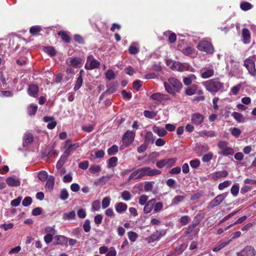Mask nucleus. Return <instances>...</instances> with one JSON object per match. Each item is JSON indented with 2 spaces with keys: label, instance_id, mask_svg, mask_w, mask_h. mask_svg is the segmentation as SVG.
<instances>
[{
  "label": "nucleus",
  "instance_id": "f257e3e1",
  "mask_svg": "<svg viewBox=\"0 0 256 256\" xmlns=\"http://www.w3.org/2000/svg\"><path fill=\"white\" fill-rule=\"evenodd\" d=\"M202 84L206 89L212 94H215L224 88V84L215 78L204 82Z\"/></svg>",
  "mask_w": 256,
  "mask_h": 256
},
{
  "label": "nucleus",
  "instance_id": "f03ea898",
  "mask_svg": "<svg viewBox=\"0 0 256 256\" xmlns=\"http://www.w3.org/2000/svg\"><path fill=\"white\" fill-rule=\"evenodd\" d=\"M197 48L198 50L208 54H212L214 52V48L211 42L206 40L200 42L197 46Z\"/></svg>",
  "mask_w": 256,
  "mask_h": 256
},
{
  "label": "nucleus",
  "instance_id": "7ed1b4c3",
  "mask_svg": "<svg viewBox=\"0 0 256 256\" xmlns=\"http://www.w3.org/2000/svg\"><path fill=\"white\" fill-rule=\"evenodd\" d=\"M218 148L222 150L219 154L224 156H227L228 155H233L234 152L233 148L228 146V143L225 141H220L218 142Z\"/></svg>",
  "mask_w": 256,
  "mask_h": 256
},
{
  "label": "nucleus",
  "instance_id": "20e7f679",
  "mask_svg": "<svg viewBox=\"0 0 256 256\" xmlns=\"http://www.w3.org/2000/svg\"><path fill=\"white\" fill-rule=\"evenodd\" d=\"M244 66L248 70L251 76L256 78V68L255 62L250 58H248L244 61Z\"/></svg>",
  "mask_w": 256,
  "mask_h": 256
},
{
  "label": "nucleus",
  "instance_id": "39448f33",
  "mask_svg": "<svg viewBox=\"0 0 256 256\" xmlns=\"http://www.w3.org/2000/svg\"><path fill=\"white\" fill-rule=\"evenodd\" d=\"M100 64V62L96 60L92 55H89L88 56L84 68L88 70H92L98 68Z\"/></svg>",
  "mask_w": 256,
  "mask_h": 256
},
{
  "label": "nucleus",
  "instance_id": "423d86ee",
  "mask_svg": "<svg viewBox=\"0 0 256 256\" xmlns=\"http://www.w3.org/2000/svg\"><path fill=\"white\" fill-rule=\"evenodd\" d=\"M135 132L130 130H127L123 135L122 140L126 147L129 146L134 140Z\"/></svg>",
  "mask_w": 256,
  "mask_h": 256
},
{
  "label": "nucleus",
  "instance_id": "0eeeda50",
  "mask_svg": "<svg viewBox=\"0 0 256 256\" xmlns=\"http://www.w3.org/2000/svg\"><path fill=\"white\" fill-rule=\"evenodd\" d=\"M228 194V192H226L222 194L218 195L212 200L208 204V206L210 208H214L218 206L222 203Z\"/></svg>",
  "mask_w": 256,
  "mask_h": 256
},
{
  "label": "nucleus",
  "instance_id": "6e6552de",
  "mask_svg": "<svg viewBox=\"0 0 256 256\" xmlns=\"http://www.w3.org/2000/svg\"><path fill=\"white\" fill-rule=\"evenodd\" d=\"M185 93L188 96H192L195 94H202L203 92L202 90H199L198 86L196 84H193L190 87L186 88Z\"/></svg>",
  "mask_w": 256,
  "mask_h": 256
},
{
  "label": "nucleus",
  "instance_id": "1a4fd4ad",
  "mask_svg": "<svg viewBox=\"0 0 256 256\" xmlns=\"http://www.w3.org/2000/svg\"><path fill=\"white\" fill-rule=\"evenodd\" d=\"M256 250L252 246H246L238 254V256H255Z\"/></svg>",
  "mask_w": 256,
  "mask_h": 256
},
{
  "label": "nucleus",
  "instance_id": "9d476101",
  "mask_svg": "<svg viewBox=\"0 0 256 256\" xmlns=\"http://www.w3.org/2000/svg\"><path fill=\"white\" fill-rule=\"evenodd\" d=\"M150 98L160 102H164V101L169 100V96L168 95L161 94L160 92H156L152 94L150 96Z\"/></svg>",
  "mask_w": 256,
  "mask_h": 256
},
{
  "label": "nucleus",
  "instance_id": "9b49d317",
  "mask_svg": "<svg viewBox=\"0 0 256 256\" xmlns=\"http://www.w3.org/2000/svg\"><path fill=\"white\" fill-rule=\"evenodd\" d=\"M168 82L176 92H179L182 87V84L175 78H170Z\"/></svg>",
  "mask_w": 256,
  "mask_h": 256
},
{
  "label": "nucleus",
  "instance_id": "f8f14e48",
  "mask_svg": "<svg viewBox=\"0 0 256 256\" xmlns=\"http://www.w3.org/2000/svg\"><path fill=\"white\" fill-rule=\"evenodd\" d=\"M145 176H157L161 173V172L156 169H152L149 166L142 168Z\"/></svg>",
  "mask_w": 256,
  "mask_h": 256
},
{
  "label": "nucleus",
  "instance_id": "ddd939ff",
  "mask_svg": "<svg viewBox=\"0 0 256 256\" xmlns=\"http://www.w3.org/2000/svg\"><path fill=\"white\" fill-rule=\"evenodd\" d=\"M156 202V200L155 198H152L148 201L144 207V212L145 214H148L152 211L154 209V204Z\"/></svg>",
  "mask_w": 256,
  "mask_h": 256
},
{
  "label": "nucleus",
  "instance_id": "4468645a",
  "mask_svg": "<svg viewBox=\"0 0 256 256\" xmlns=\"http://www.w3.org/2000/svg\"><path fill=\"white\" fill-rule=\"evenodd\" d=\"M81 62V58L78 57L68 58L66 59V62L68 65L72 66L74 67H77L80 64Z\"/></svg>",
  "mask_w": 256,
  "mask_h": 256
},
{
  "label": "nucleus",
  "instance_id": "2eb2a0df",
  "mask_svg": "<svg viewBox=\"0 0 256 256\" xmlns=\"http://www.w3.org/2000/svg\"><path fill=\"white\" fill-rule=\"evenodd\" d=\"M201 76L203 78H208L214 75V70L212 68H205L201 70Z\"/></svg>",
  "mask_w": 256,
  "mask_h": 256
},
{
  "label": "nucleus",
  "instance_id": "dca6fc26",
  "mask_svg": "<svg viewBox=\"0 0 256 256\" xmlns=\"http://www.w3.org/2000/svg\"><path fill=\"white\" fill-rule=\"evenodd\" d=\"M204 120V116L198 113H196L192 115V122L198 125L202 124Z\"/></svg>",
  "mask_w": 256,
  "mask_h": 256
},
{
  "label": "nucleus",
  "instance_id": "f3484780",
  "mask_svg": "<svg viewBox=\"0 0 256 256\" xmlns=\"http://www.w3.org/2000/svg\"><path fill=\"white\" fill-rule=\"evenodd\" d=\"M6 184L12 187L18 186L20 184V180L14 176H9L6 180Z\"/></svg>",
  "mask_w": 256,
  "mask_h": 256
},
{
  "label": "nucleus",
  "instance_id": "a211bd4d",
  "mask_svg": "<svg viewBox=\"0 0 256 256\" xmlns=\"http://www.w3.org/2000/svg\"><path fill=\"white\" fill-rule=\"evenodd\" d=\"M188 67V64H182L179 62H176V64H174L172 70L179 72H182L186 70Z\"/></svg>",
  "mask_w": 256,
  "mask_h": 256
},
{
  "label": "nucleus",
  "instance_id": "6ab92c4d",
  "mask_svg": "<svg viewBox=\"0 0 256 256\" xmlns=\"http://www.w3.org/2000/svg\"><path fill=\"white\" fill-rule=\"evenodd\" d=\"M242 42L244 44H250V30L246 28L242 30Z\"/></svg>",
  "mask_w": 256,
  "mask_h": 256
},
{
  "label": "nucleus",
  "instance_id": "aec40b11",
  "mask_svg": "<svg viewBox=\"0 0 256 256\" xmlns=\"http://www.w3.org/2000/svg\"><path fill=\"white\" fill-rule=\"evenodd\" d=\"M54 184V178L53 176H48L46 184V190L48 192H52Z\"/></svg>",
  "mask_w": 256,
  "mask_h": 256
},
{
  "label": "nucleus",
  "instance_id": "412c9836",
  "mask_svg": "<svg viewBox=\"0 0 256 256\" xmlns=\"http://www.w3.org/2000/svg\"><path fill=\"white\" fill-rule=\"evenodd\" d=\"M38 91L39 88L36 84L30 85L28 89V94L34 98L37 96Z\"/></svg>",
  "mask_w": 256,
  "mask_h": 256
},
{
  "label": "nucleus",
  "instance_id": "4be33fe9",
  "mask_svg": "<svg viewBox=\"0 0 256 256\" xmlns=\"http://www.w3.org/2000/svg\"><path fill=\"white\" fill-rule=\"evenodd\" d=\"M44 120L46 122L48 123L47 128L50 130L53 129L56 125V122L52 117L45 116L44 118Z\"/></svg>",
  "mask_w": 256,
  "mask_h": 256
},
{
  "label": "nucleus",
  "instance_id": "5701e85b",
  "mask_svg": "<svg viewBox=\"0 0 256 256\" xmlns=\"http://www.w3.org/2000/svg\"><path fill=\"white\" fill-rule=\"evenodd\" d=\"M128 208V206L122 202H119L115 204V209L118 214H122L125 212Z\"/></svg>",
  "mask_w": 256,
  "mask_h": 256
},
{
  "label": "nucleus",
  "instance_id": "b1692460",
  "mask_svg": "<svg viewBox=\"0 0 256 256\" xmlns=\"http://www.w3.org/2000/svg\"><path fill=\"white\" fill-rule=\"evenodd\" d=\"M165 234L166 232L164 231L159 232L158 230H156L152 235L150 236L148 238L152 242H154L162 238V236Z\"/></svg>",
  "mask_w": 256,
  "mask_h": 256
},
{
  "label": "nucleus",
  "instance_id": "393cba45",
  "mask_svg": "<svg viewBox=\"0 0 256 256\" xmlns=\"http://www.w3.org/2000/svg\"><path fill=\"white\" fill-rule=\"evenodd\" d=\"M24 146H27L30 144L32 143L34 140V136L32 134L26 133L24 136Z\"/></svg>",
  "mask_w": 256,
  "mask_h": 256
},
{
  "label": "nucleus",
  "instance_id": "a878e982",
  "mask_svg": "<svg viewBox=\"0 0 256 256\" xmlns=\"http://www.w3.org/2000/svg\"><path fill=\"white\" fill-rule=\"evenodd\" d=\"M228 174V172L226 170L219 171L212 174V178L214 180H216L222 178H226Z\"/></svg>",
  "mask_w": 256,
  "mask_h": 256
},
{
  "label": "nucleus",
  "instance_id": "bb28decb",
  "mask_svg": "<svg viewBox=\"0 0 256 256\" xmlns=\"http://www.w3.org/2000/svg\"><path fill=\"white\" fill-rule=\"evenodd\" d=\"M196 80V76L194 74H190L188 76L184 77L183 82L186 86H190L192 82Z\"/></svg>",
  "mask_w": 256,
  "mask_h": 256
},
{
  "label": "nucleus",
  "instance_id": "cd10ccee",
  "mask_svg": "<svg viewBox=\"0 0 256 256\" xmlns=\"http://www.w3.org/2000/svg\"><path fill=\"white\" fill-rule=\"evenodd\" d=\"M56 240V244L61 245H66L68 242V238L64 236H56L54 237Z\"/></svg>",
  "mask_w": 256,
  "mask_h": 256
},
{
  "label": "nucleus",
  "instance_id": "c85d7f7f",
  "mask_svg": "<svg viewBox=\"0 0 256 256\" xmlns=\"http://www.w3.org/2000/svg\"><path fill=\"white\" fill-rule=\"evenodd\" d=\"M216 132L213 130H202L198 132V134L200 136L202 137H213L216 136Z\"/></svg>",
  "mask_w": 256,
  "mask_h": 256
},
{
  "label": "nucleus",
  "instance_id": "c756f323",
  "mask_svg": "<svg viewBox=\"0 0 256 256\" xmlns=\"http://www.w3.org/2000/svg\"><path fill=\"white\" fill-rule=\"evenodd\" d=\"M152 130L156 134L159 136H164L167 134L166 130L164 128H160L156 126H154L152 128Z\"/></svg>",
  "mask_w": 256,
  "mask_h": 256
},
{
  "label": "nucleus",
  "instance_id": "7c9ffc66",
  "mask_svg": "<svg viewBox=\"0 0 256 256\" xmlns=\"http://www.w3.org/2000/svg\"><path fill=\"white\" fill-rule=\"evenodd\" d=\"M76 214L74 210H72L68 212L64 213L62 214V219L64 220H72L76 218Z\"/></svg>",
  "mask_w": 256,
  "mask_h": 256
},
{
  "label": "nucleus",
  "instance_id": "2f4dec72",
  "mask_svg": "<svg viewBox=\"0 0 256 256\" xmlns=\"http://www.w3.org/2000/svg\"><path fill=\"white\" fill-rule=\"evenodd\" d=\"M198 222L197 224H192L190 226L187 228V230L186 232V234H190L192 235H196L198 232V229L196 228V226L198 224Z\"/></svg>",
  "mask_w": 256,
  "mask_h": 256
},
{
  "label": "nucleus",
  "instance_id": "473e14b6",
  "mask_svg": "<svg viewBox=\"0 0 256 256\" xmlns=\"http://www.w3.org/2000/svg\"><path fill=\"white\" fill-rule=\"evenodd\" d=\"M154 141V138L152 133L150 132H148L144 136V143L148 146L150 142L153 143Z\"/></svg>",
  "mask_w": 256,
  "mask_h": 256
},
{
  "label": "nucleus",
  "instance_id": "72a5a7b5",
  "mask_svg": "<svg viewBox=\"0 0 256 256\" xmlns=\"http://www.w3.org/2000/svg\"><path fill=\"white\" fill-rule=\"evenodd\" d=\"M232 116L238 122H244L245 121V118L240 113L234 112Z\"/></svg>",
  "mask_w": 256,
  "mask_h": 256
},
{
  "label": "nucleus",
  "instance_id": "f704fd0d",
  "mask_svg": "<svg viewBox=\"0 0 256 256\" xmlns=\"http://www.w3.org/2000/svg\"><path fill=\"white\" fill-rule=\"evenodd\" d=\"M80 146V143L76 142L74 144H70L69 146H67V148L65 150V152H67L68 154L70 156L71 152L74 150L76 149Z\"/></svg>",
  "mask_w": 256,
  "mask_h": 256
},
{
  "label": "nucleus",
  "instance_id": "c9c22d12",
  "mask_svg": "<svg viewBox=\"0 0 256 256\" xmlns=\"http://www.w3.org/2000/svg\"><path fill=\"white\" fill-rule=\"evenodd\" d=\"M185 198H186L185 196H182V195L176 196L175 197H174V198L172 200V204L173 205H177L179 203L184 202V200Z\"/></svg>",
  "mask_w": 256,
  "mask_h": 256
},
{
  "label": "nucleus",
  "instance_id": "e433bc0d",
  "mask_svg": "<svg viewBox=\"0 0 256 256\" xmlns=\"http://www.w3.org/2000/svg\"><path fill=\"white\" fill-rule=\"evenodd\" d=\"M58 35L60 36L64 41L66 43H70V38L68 34L64 31H60L58 33Z\"/></svg>",
  "mask_w": 256,
  "mask_h": 256
},
{
  "label": "nucleus",
  "instance_id": "4c0bfd02",
  "mask_svg": "<svg viewBox=\"0 0 256 256\" xmlns=\"http://www.w3.org/2000/svg\"><path fill=\"white\" fill-rule=\"evenodd\" d=\"M171 85L168 82H164V86L166 90L169 94L174 96L176 94V92L174 88L170 86Z\"/></svg>",
  "mask_w": 256,
  "mask_h": 256
},
{
  "label": "nucleus",
  "instance_id": "58836bf2",
  "mask_svg": "<svg viewBox=\"0 0 256 256\" xmlns=\"http://www.w3.org/2000/svg\"><path fill=\"white\" fill-rule=\"evenodd\" d=\"M157 113L158 112L156 111H149L146 110L144 112V115L146 118L152 119L156 116Z\"/></svg>",
  "mask_w": 256,
  "mask_h": 256
},
{
  "label": "nucleus",
  "instance_id": "ea45409f",
  "mask_svg": "<svg viewBox=\"0 0 256 256\" xmlns=\"http://www.w3.org/2000/svg\"><path fill=\"white\" fill-rule=\"evenodd\" d=\"M154 182H146L144 185V190L146 192H152L154 188Z\"/></svg>",
  "mask_w": 256,
  "mask_h": 256
},
{
  "label": "nucleus",
  "instance_id": "a19ab883",
  "mask_svg": "<svg viewBox=\"0 0 256 256\" xmlns=\"http://www.w3.org/2000/svg\"><path fill=\"white\" fill-rule=\"evenodd\" d=\"M129 52L132 54H136L140 52L139 48L136 46V43L132 44L128 49Z\"/></svg>",
  "mask_w": 256,
  "mask_h": 256
},
{
  "label": "nucleus",
  "instance_id": "79ce46f5",
  "mask_svg": "<svg viewBox=\"0 0 256 256\" xmlns=\"http://www.w3.org/2000/svg\"><path fill=\"white\" fill-rule=\"evenodd\" d=\"M44 230L48 234H50L52 236H54L56 234V230H55V226H46L44 228Z\"/></svg>",
  "mask_w": 256,
  "mask_h": 256
},
{
  "label": "nucleus",
  "instance_id": "37998d69",
  "mask_svg": "<svg viewBox=\"0 0 256 256\" xmlns=\"http://www.w3.org/2000/svg\"><path fill=\"white\" fill-rule=\"evenodd\" d=\"M83 82V79L82 78V76L80 75V76L78 78L76 82L74 90L75 91L78 90L80 89V88L82 86Z\"/></svg>",
  "mask_w": 256,
  "mask_h": 256
},
{
  "label": "nucleus",
  "instance_id": "c03bdc74",
  "mask_svg": "<svg viewBox=\"0 0 256 256\" xmlns=\"http://www.w3.org/2000/svg\"><path fill=\"white\" fill-rule=\"evenodd\" d=\"M247 218V216H244L240 218L236 222H235L234 223L229 225L227 227L225 228V230H228L231 227L233 226L235 224H240L243 222Z\"/></svg>",
  "mask_w": 256,
  "mask_h": 256
},
{
  "label": "nucleus",
  "instance_id": "a18cd8bd",
  "mask_svg": "<svg viewBox=\"0 0 256 256\" xmlns=\"http://www.w3.org/2000/svg\"><path fill=\"white\" fill-rule=\"evenodd\" d=\"M38 179L42 182L46 181L48 178V173L44 170L40 172L38 174Z\"/></svg>",
  "mask_w": 256,
  "mask_h": 256
},
{
  "label": "nucleus",
  "instance_id": "49530a36",
  "mask_svg": "<svg viewBox=\"0 0 256 256\" xmlns=\"http://www.w3.org/2000/svg\"><path fill=\"white\" fill-rule=\"evenodd\" d=\"M240 190L239 184H234L230 188V192L234 196H236Z\"/></svg>",
  "mask_w": 256,
  "mask_h": 256
},
{
  "label": "nucleus",
  "instance_id": "de8ad7c7",
  "mask_svg": "<svg viewBox=\"0 0 256 256\" xmlns=\"http://www.w3.org/2000/svg\"><path fill=\"white\" fill-rule=\"evenodd\" d=\"M240 8L244 11L250 10L252 8V6L248 2H242L240 4Z\"/></svg>",
  "mask_w": 256,
  "mask_h": 256
},
{
  "label": "nucleus",
  "instance_id": "09e8293b",
  "mask_svg": "<svg viewBox=\"0 0 256 256\" xmlns=\"http://www.w3.org/2000/svg\"><path fill=\"white\" fill-rule=\"evenodd\" d=\"M121 196L122 198L125 201H128L132 198V194L128 190H124L122 192Z\"/></svg>",
  "mask_w": 256,
  "mask_h": 256
},
{
  "label": "nucleus",
  "instance_id": "8fccbe9b",
  "mask_svg": "<svg viewBox=\"0 0 256 256\" xmlns=\"http://www.w3.org/2000/svg\"><path fill=\"white\" fill-rule=\"evenodd\" d=\"M231 183H232V182L230 180H226L218 184V188L220 190H224L225 188L228 187L230 185Z\"/></svg>",
  "mask_w": 256,
  "mask_h": 256
},
{
  "label": "nucleus",
  "instance_id": "3c124183",
  "mask_svg": "<svg viewBox=\"0 0 256 256\" xmlns=\"http://www.w3.org/2000/svg\"><path fill=\"white\" fill-rule=\"evenodd\" d=\"M118 147L116 145H113L108 150V154L109 156L114 155L118 152Z\"/></svg>",
  "mask_w": 256,
  "mask_h": 256
},
{
  "label": "nucleus",
  "instance_id": "603ef678",
  "mask_svg": "<svg viewBox=\"0 0 256 256\" xmlns=\"http://www.w3.org/2000/svg\"><path fill=\"white\" fill-rule=\"evenodd\" d=\"M68 196L69 194L66 188H63L60 190L59 196L62 200H64L68 198Z\"/></svg>",
  "mask_w": 256,
  "mask_h": 256
},
{
  "label": "nucleus",
  "instance_id": "864d4df0",
  "mask_svg": "<svg viewBox=\"0 0 256 256\" xmlns=\"http://www.w3.org/2000/svg\"><path fill=\"white\" fill-rule=\"evenodd\" d=\"M44 52L51 56H54L56 54L55 49L52 46H47L44 48Z\"/></svg>",
  "mask_w": 256,
  "mask_h": 256
},
{
  "label": "nucleus",
  "instance_id": "5fc2aeb1",
  "mask_svg": "<svg viewBox=\"0 0 256 256\" xmlns=\"http://www.w3.org/2000/svg\"><path fill=\"white\" fill-rule=\"evenodd\" d=\"M118 158L116 156L110 158L108 160V166L109 167H114L117 165Z\"/></svg>",
  "mask_w": 256,
  "mask_h": 256
},
{
  "label": "nucleus",
  "instance_id": "6e6d98bb",
  "mask_svg": "<svg viewBox=\"0 0 256 256\" xmlns=\"http://www.w3.org/2000/svg\"><path fill=\"white\" fill-rule=\"evenodd\" d=\"M148 196L146 194L141 195L138 198V203L141 206H144L148 202Z\"/></svg>",
  "mask_w": 256,
  "mask_h": 256
},
{
  "label": "nucleus",
  "instance_id": "4d7b16f0",
  "mask_svg": "<svg viewBox=\"0 0 256 256\" xmlns=\"http://www.w3.org/2000/svg\"><path fill=\"white\" fill-rule=\"evenodd\" d=\"M83 228L86 232H88L90 230V220L86 219L83 224Z\"/></svg>",
  "mask_w": 256,
  "mask_h": 256
},
{
  "label": "nucleus",
  "instance_id": "13d9d810",
  "mask_svg": "<svg viewBox=\"0 0 256 256\" xmlns=\"http://www.w3.org/2000/svg\"><path fill=\"white\" fill-rule=\"evenodd\" d=\"M163 208V204L162 202H158L154 204V210L155 212H158L161 211Z\"/></svg>",
  "mask_w": 256,
  "mask_h": 256
},
{
  "label": "nucleus",
  "instance_id": "bf43d9fd",
  "mask_svg": "<svg viewBox=\"0 0 256 256\" xmlns=\"http://www.w3.org/2000/svg\"><path fill=\"white\" fill-rule=\"evenodd\" d=\"M101 170L100 165H92L89 168V171L92 174H95L96 172H99Z\"/></svg>",
  "mask_w": 256,
  "mask_h": 256
},
{
  "label": "nucleus",
  "instance_id": "052dcab7",
  "mask_svg": "<svg viewBox=\"0 0 256 256\" xmlns=\"http://www.w3.org/2000/svg\"><path fill=\"white\" fill-rule=\"evenodd\" d=\"M191 220L190 218L188 216H184L180 219V222L183 226L187 224Z\"/></svg>",
  "mask_w": 256,
  "mask_h": 256
},
{
  "label": "nucleus",
  "instance_id": "680f3d73",
  "mask_svg": "<svg viewBox=\"0 0 256 256\" xmlns=\"http://www.w3.org/2000/svg\"><path fill=\"white\" fill-rule=\"evenodd\" d=\"M166 164L168 167H172L174 166L177 160L176 158H170L165 159Z\"/></svg>",
  "mask_w": 256,
  "mask_h": 256
},
{
  "label": "nucleus",
  "instance_id": "e2e57ef3",
  "mask_svg": "<svg viewBox=\"0 0 256 256\" xmlns=\"http://www.w3.org/2000/svg\"><path fill=\"white\" fill-rule=\"evenodd\" d=\"M38 109V106L36 105L31 104L28 108V113L30 115L35 114Z\"/></svg>",
  "mask_w": 256,
  "mask_h": 256
},
{
  "label": "nucleus",
  "instance_id": "0e129e2a",
  "mask_svg": "<svg viewBox=\"0 0 256 256\" xmlns=\"http://www.w3.org/2000/svg\"><path fill=\"white\" fill-rule=\"evenodd\" d=\"M100 202L98 200H94L92 205V211H98L100 208Z\"/></svg>",
  "mask_w": 256,
  "mask_h": 256
},
{
  "label": "nucleus",
  "instance_id": "69168bd1",
  "mask_svg": "<svg viewBox=\"0 0 256 256\" xmlns=\"http://www.w3.org/2000/svg\"><path fill=\"white\" fill-rule=\"evenodd\" d=\"M110 202V198L109 197H106L102 200V208H108Z\"/></svg>",
  "mask_w": 256,
  "mask_h": 256
},
{
  "label": "nucleus",
  "instance_id": "338daca9",
  "mask_svg": "<svg viewBox=\"0 0 256 256\" xmlns=\"http://www.w3.org/2000/svg\"><path fill=\"white\" fill-rule=\"evenodd\" d=\"M230 132L232 135L236 138L239 137L242 132L241 130L236 128H232Z\"/></svg>",
  "mask_w": 256,
  "mask_h": 256
},
{
  "label": "nucleus",
  "instance_id": "774afa93",
  "mask_svg": "<svg viewBox=\"0 0 256 256\" xmlns=\"http://www.w3.org/2000/svg\"><path fill=\"white\" fill-rule=\"evenodd\" d=\"M190 164L192 168H196L200 166V162L199 160L194 159L190 160Z\"/></svg>",
  "mask_w": 256,
  "mask_h": 256
}]
</instances>
